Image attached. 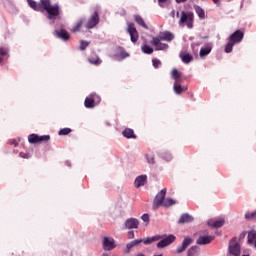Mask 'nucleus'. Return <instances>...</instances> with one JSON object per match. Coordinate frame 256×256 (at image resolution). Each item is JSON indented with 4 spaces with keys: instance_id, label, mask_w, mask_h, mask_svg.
Here are the masks:
<instances>
[{
    "instance_id": "37998d69",
    "label": "nucleus",
    "mask_w": 256,
    "mask_h": 256,
    "mask_svg": "<svg viewBox=\"0 0 256 256\" xmlns=\"http://www.w3.org/2000/svg\"><path fill=\"white\" fill-rule=\"evenodd\" d=\"M141 219L146 223V225H149V214H143Z\"/></svg>"
},
{
    "instance_id": "864d4df0",
    "label": "nucleus",
    "mask_w": 256,
    "mask_h": 256,
    "mask_svg": "<svg viewBox=\"0 0 256 256\" xmlns=\"http://www.w3.org/2000/svg\"><path fill=\"white\" fill-rule=\"evenodd\" d=\"M0 63H3V58L0 57Z\"/></svg>"
},
{
    "instance_id": "5fc2aeb1",
    "label": "nucleus",
    "mask_w": 256,
    "mask_h": 256,
    "mask_svg": "<svg viewBox=\"0 0 256 256\" xmlns=\"http://www.w3.org/2000/svg\"><path fill=\"white\" fill-rule=\"evenodd\" d=\"M102 256H107V253H103Z\"/></svg>"
},
{
    "instance_id": "49530a36",
    "label": "nucleus",
    "mask_w": 256,
    "mask_h": 256,
    "mask_svg": "<svg viewBox=\"0 0 256 256\" xmlns=\"http://www.w3.org/2000/svg\"><path fill=\"white\" fill-rule=\"evenodd\" d=\"M170 17H172V19H175V10H172L170 12Z\"/></svg>"
},
{
    "instance_id": "3c124183",
    "label": "nucleus",
    "mask_w": 256,
    "mask_h": 256,
    "mask_svg": "<svg viewBox=\"0 0 256 256\" xmlns=\"http://www.w3.org/2000/svg\"><path fill=\"white\" fill-rule=\"evenodd\" d=\"M10 143H11V145H17V144L15 143V140H10Z\"/></svg>"
},
{
    "instance_id": "0eeeda50",
    "label": "nucleus",
    "mask_w": 256,
    "mask_h": 256,
    "mask_svg": "<svg viewBox=\"0 0 256 256\" xmlns=\"http://www.w3.org/2000/svg\"><path fill=\"white\" fill-rule=\"evenodd\" d=\"M51 136L50 135H42L39 136L37 134H30L28 136V141L31 144H37V143H47V141H50Z\"/></svg>"
},
{
    "instance_id": "a19ab883",
    "label": "nucleus",
    "mask_w": 256,
    "mask_h": 256,
    "mask_svg": "<svg viewBox=\"0 0 256 256\" xmlns=\"http://www.w3.org/2000/svg\"><path fill=\"white\" fill-rule=\"evenodd\" d=\"M147 162L150 163V165H153L155 163V156L151 154L146 155Z\"/></svg>"
},
{
    "instance_id": "1a4fd4ad",
    "label": "nucleus",
    "mask_w": 256,
    "mask_h": 256,
    "mask_svg": "<svg viewBox=\"0 0 256 256\" xmlns=\"http://www.w3.org/2000/svg\"><path fill=\"white\" fill-rule=\"evenodd\" d=\"M127 32L129 33L130 39L133 43L139 41V32L137 31V28H135L134 23H128Z\"/></svg>"
},
{
    "instance_id": "7ed1b4c3",
    "label": "nucleus",
    "mask_w": 256,
    "mask_h": 256,
    "mask_svg": "<svg viewBox=\"0 0 256 256\" xmlns=\"http://www.w3.org/2000/svg\"><path fill=\"white\" fill-rule=\"evenodd\" d=\"M179 25L180 27H186L188 29H193V23H195V14L191 11H182L180 13V19H179Z\"/></svg>"
},
{
    "instance_id": "9d476101",
    "label": "nucleus",
    "mask_w": 256,
    "mask_h": 256,
    "mask_svg": "<svg viewBox=\"0 0 256 256\" xmlns=\"http://www.w3.org/2000/svg\"><path fill=\"white\" fill-rule=\"evenodd\" d=\"M161 239V236H153V237H147V238H143V239H136L133 240V244L135 247H137V245H140V243H144V245H151V243H155V241H159Z\"/></svg>"
},
{
    "instance_id": "9b49d317",
    "label": "nucleus",
    "mask_w": 256,
    "mask_h": 256,
    "mask_svg": "<svg viewBox=\"0 0 256 256\" xmlns=\"http://www.w3.org/2000/svg\"><path fill=\"white\" fill-rule=\"evenodd\" d=\"M161 39L157 37H153L150 41L151 45L155 47L156 51H166V49H169V45L165 43H161Z\"/></svg>"
},
{
    "instance_id": "ddd939ff",
    "label": "nucleus",
    "mask_w": 256,
    "mask_h": 256,
    "mask_svg": "<svg viewBox=\"0 0 256 256\" xmlns=\"http://www.w3.org/2000/svg\"><path fill=\"white\" fill-rule=\"evenodd\" d=\"M99 25V13L94 12L93 15L88 19L86 24L87 29H93Z\"/></svg>"
},
{
    "instance_id": "c756f323",
    "label": "nucleus",
    "mask_w": 256,
    "mask_h": 256,
    "mask_svg": "<svg viewBox=\"0 0 256 256\" xmlns=\"http://www.w3.org/2000/svg\"><path fill=\"white\" fill-rule=\"evenodd\" d=\"M209 53H211V47L210 46H206L204 48L200 49V57H207V55H209Z\"/></svg>"
},
{
    "instance_id": "cd10ccee",
    "label": "nucleus",
    "mask_w": 256,
    "mask_h": 256,
    "mask_svg": "<svg viewBox=\"0 0 256 256\" xmlns=\"http://www.w3.org/2000/svg\"><path fill=\"white\" fill-rule=\"evenodd\" d=\"M183 91H185V89H183V87H181V84H179L178 81H175L174 93H176V95H181L183 93Z\"/></svg>"
},
{
    "instance_id": "2f4dec72",
    "label": "nucleus",
    "mask_w": 256,
    "mask_h": 256,
    "mask_svg": "<svg viewBox=\"0 0 256 256\" xmlns=\"http://www.w3.org/2000/svg\"><path fill=\"white\" fill-rule=\"evenodd\" d=\"M175 200L173 198H164V203H162V207H172V205H175Z\"/></svg>"
},
{
    "instance_id": "c9c22d12",
    "label": "nucleus",
    "mask_w": 256,
    "mask_h": 256,
    "mask_svg": "<svg viewBox=\"0 0 256 256\" xmlns=\"http://www.w3.org/2000/svg\"><path fill=\"white\" fill-rule=\"evenodd\" d=\"M71 128H62L59 130L58 135H69L71 133Z\"/></svg>"
},
{
    "instance_id": "c85d7f7f",
    "label": "nucleus",
    "mask_w": 256,
    "mask_h": 256,
    "mask_svg": "<svg viewBox=\"0 0 256 256\" xmlns=\"http://www.w3.org/2000/svg\"><path fill=\"white\" fill-rule=\"evenodd\" d=\"M88 62L91 63V65H101V63H103L99 56L88 58Z\"/></svg>"
},
{
    "instance_id": "ea45409f",
    "label": "nucleus",
    "mask_w": 256,
    "mask_h": 256,
    "mask_svg": "<svg viewBox=\"0 0 256 256\" xmlns=\"http://www.w3.org/2000/svg\"><path fill=\"white\" fill-rule=\"evenodd\" d=\"M88 47H89V42L81 40V42H80V51H85V49L88 48Z\"/></svg>"
},
{
    "instance_id": "79ce46f5",
    "label": "nucleus",
    "mask_w": 256,
    "mask_h": 256,
    "mask_svg": "<svg viewBox=\"0 0 256 256\" xmlns=\"http://www.w3.org/2000/svg\"><path fill=\"white\" fill-rule=\"evenodd\" d=\"M133 247H135V244L133 242H130L126 245V250L124 251V253H131V249H133Z\"/></svg>"
},
{
    "instance_id": "f8f14e48",
    "label": "nucleus",
    "mask_w": 256,
    "mask_h": 256,
    "mask_svg": "<svg viewBox=\"0 0 256 256\" xmlns=\"http://www.w3.org/2000/svg\"><path fill=\"white\" fill-rule=\"evenodd\" d=\"M103 249L104 251H113L115 249V239L111 237H104L103 238Z\"/></svg>"
},
{
    "instance_id": "72a5a7b5",
    "label": "nucleus",
    "mask_w": 256,
    "mask_h": 256,
    "mask_svg": "<svg viewBox=\"0 0 256 256\" xmlns=\"http://www.w3.org/2000/svg\"><path fill=\"white\" fill-rule=\"evenodd\" d=\"M141 50L145 53V55H151L153 53V48L149 45H143Z\"/></svg>"
},
{
    "instance_id": "f704fd0d",
    "label": "nucleus",
    "mask_w": 256,
    "mask_h": 256,
    "mask_svg": "<svg viewBox=\"0 0 256 256\" xmlns=\"http://www.w3.org/2000/svg\"><path fill=\"white\" fill-rule=\"evenodd\" d=\"M81 27H83V20H80L76 23V25L71 29L72 33H77Z\"/></svg>"
},
{
    "instance_id": "473e14b6",
    "label": "nucleus",
    "mask_w": 256,
    "mask_h": 256,
    "mask_svg": "<svg viewBox=\"0 0 256 256\" xmlns=\"http://www.w3.org/2000/svg\"><path fill=\"white\" fill-rule=\"evenodd\" d=\"M245 219H247V221H256V210L254 212H247Z\"/></svg>"
},
{
    "instance_id": "5701e85b",
    "label": "nucleus",
    "mask_w": 256,
    "mask_h": 256,
    "mask_svg": "<svg viewBox=\"0 0 256 256\" xmlns=\"http://www.w3.org/2000/svg\"><path fill=\"white\" fill-rule=\"evenodd\" d=\"M180 59L184 63L188 64V63H191V61H193V55H191L190 53H187V52H181Z\"/></svg>"
},
{
    "instance_id": "412c9836",
    "label": "nucleus",
    "mask_w": 256,
    "mask_h": 256,
    "mask_svg": "<svg viewBox=\"0 0 256 256\" xmlns=\"http://www.w3.org/2000/svg\"><path fill=\"white\" fill-rule=\"evenodd\" d=\"M145 183H147V176L141 175L135 179L134 185L137 189H139V187H143V185H145Z\"/></svg>"
},
{
    "instance_id": "423d86ee",
    "label": "nucleus",
    "mask_w": 256,
    "mask_h": 256,
    "mask_svg": "<svg viewBox=\"0 0 256 256\" xmlns=\"http://www.w3.org/2000/svg\"><path fill=\"white\" fill-rule=\"evenodd\" d=\"M166 195H167V188H163L161 191L158 192V194L155 196L153 201L152 208L154 210H157L158 208L163 206Z\"/></svg>"
},
{
    "instance_id": "a211bd4d",
    "label": "nucleus",
    "mask_w": 256,
    "mask_h": 256,
    "mask_svg": "<svg viewBox=\"0 0 256 256\" xmlns=\"http://www.w3.org/2000/svg\"><path fill=\"white\" fill-rule=\"evenodd\" d=\"M215 240V236H200L196 243L197 245H209V243H211V241Z\"/></svg>"
},
{
    "instance_id": "6e6552de",
    "label": "nucleus",
    "mask_w": 256,
    "mask_h": 256,
    "mask_svg": "<svg viewBox=\"0 0 256 256\" xmlns=\"http://www.w3.org/2000/svg\"><path fill=\"white\" fill-rule=\"evenodd\" d=\"M159 237H161V241L157 243V247L158 249H163L169 245H171V243H173L176 239L175 235L170 234L168 236H161L158 235Z\"/></svg>"
},
{
    "instance_id": "f3484780",
    "label": "nucleus",
    "mask_w": 256,
    "mask_h": 256,
    "mask_svg": "<svg viewBox=\"0 0 256 256\" xmlns=\"http://www.w3.org/2000/svg\"><path fill=\"white\" fill-rule=\"evenodd\" d=\"M209 227H214L215 229H219L220 227H223L225 225V219L219 218V219H210L208 221Z\"/></svg>"
},
{
    "instance_id": "c03bdc74",
    "label": "nucleus",
    "mask_w": 256,
    "mask_h": 256,
    "mask_svg": "<svg viewBox=\"0 0 256 256\" xmlns=\"http://www.w3.org/2000/svg\"><path fill=\"white\" fill-rule=\"evenodd\" d=\"M20 157H22V159H29V154L24 153V152H20Z\"/></svg>"
},
{
    "instance_id": "4d7b16f0",
    "label": "nucleus",
    "mask_w": 256,
    "mask_h": 256,
    "mask_svg": "<svg viewBox=\"0 0 256 256\" xmlns=\"http://www.w3.org/2000/svg\"><path fill=\"white\" fill-rule=\"evenodd\" d=\"M154 256H163V254H160V255H154Z\"/></svg>"
},
{
    "instance_id": "bb28decb",
    "label": "nucleus",
    "mask_w": 256,
    "mask_h": 256,
    "mask_svg": "<svg viewBox=\"0 0 256 256\" xmlns=\"http://www.w3.org/2000/svg\"><path fill=\"white\" fill-rule=\"evenodd\" d=\"M194 10L200 19H205V10L201 6H194Z\"/></svg>"
},
{
    "instance_id": "6ab92c4d",
    "label": "nucleus",
    "mask_w": 256,
    "mask_h": 256,
    "mask_svg": "<svg viewBox=\"0 0 256 256\" xmlns=\"http://www.w3.org/2000/svg\"><path fill=\"white\" fill-rule=\"evenodd\" d=\"M54 34L58 37V39H62V41H69L70 36L69 32L65 29L56 30Z\"/></svg>"
},
{
    "instance_id": "e433bc0d",
    "label": "nucleus",
    "mask_w": 256,
    "mask_h": 256,
    "mask_svg": "<svg viewBox=\"0 0 256 256\" xmlns=\"http://www.w3.org/2000/svg\"><path fill=\"white\" fill-rule=\"evenodd\" d=\"M188 256H195L197 255V246H192L188 252H187Z\"/></svg>"
},
{
    "instance_id": "39448f33",
    "label": "nucleus",
    "mask_w": 256,
    "mask_h": 256,
    "mask_svg": "<svg viewBox=\"0 0 256 256\" xmlns=\"http://www.w3.org/2000/svg\"><path fill=\"white\" fill-rule=\"evenodd\" d=\"M227 256H241V244L237 242V238L230 241Z\"/></svg>"
},
{
    "instance_id": "603ef678",
    "label": "nucleus",
    "mask_w": 256,
    "mask_h": 256,
    "mask_svg": "<svg viewBox=\"0 0 256 256\" xmlns=\"http://www.w3.org/2000/svg\"><path fill=\"white\" fill-rule=\"evenodd\" d=\"M167 0H158L159 3H165Z\"/></svg>"
},
{
    "instance_id": "7c9ffc66",
    "label": "nucleus",
    "mask_w": 256,
    "mask_h": 256,
    "mask_svg": "<svg viewBox=\"0 0 256 256\" xmlns=\"http://www.w3.org/2000/svg\"><path fill=\"white\" fill-rule=\"evenodd\" d=\"M171 77H172V79H174V81L179 82V79H181V73H179V70H177V69H172Z\"/></svg>"
},
{
    "instance_id": "4468645a",
    "label": "nucleus",
    "mask_w": 256,
    "mask_h": 256,
    "mask_svg": "<svg viewBox=\"0 0 256 256\" xmlns=\"http://www.w3.org/2000/svg\"><path fill=\"white\" fill-rule=\"evenodd\" d=\"M157 39H160V41H168V43H171L173 39H175V35L169 31L160 32Z\"/></svg>"
},
{
    "instance_id": "6e6d98bb",
    "label": "nucleus",
    "mask_w": 256,
    "mask_h": 256,
    "mask_svg": "<svg viewBox=\"0 0 256 256\" xmlns=\"http://www.w3.org/2000/svg\"><path fill=\"white\" fill-rule=\"evenodd\" d=\"M176 16L179 17V12L176 13Z\"/></svg>"
},
{
    "instance_id": "a878e982",
    "label": "nucleus",
    "mask_w": 256,
    "mask_h": 256,
    "mask_svg": "<svg viewBox=\"0 0 256 256\" xmlns=\"http://www.w3.org/2000/svg\"><path fill=\"white\" fill-rule=\"evenodd\" d=\"M248 243L249 245H253L256 248V232L255 230H251L248 232Z\"/></svg>"
},
{
    "instance_id": "a18cd8bd",
    "label": "nucleus",
    "mask_w": 256,
    "mask_h": 256,
    "mask_svg": "<svg viewBox=\"0 0 256 256\" xmlns=\"http://www.w3.org/2000/svg\"><path fill=\"white\" fill-rule=\"evenodd\" d=\"M128 239H135V232L129 231L128 232Z\"/></svg>"
},
{
    "instance_id": "dca6fc26",
    "label": "nucleus",
    "mask_w": 256,
    "mask_h": 256,
    "mask_svg": "<svg viewBox=\"0 0 256 256\" xmlns=\"http://www.w3.org/2000/svg\"><path fill=\"white\" fill-rule=\"evenodd\" d=\"M191 243H193V239H191L190 237H185L182 242V245L176 249V253L178 254L183 253V251H185L187 247L191 245Z\"/></svg>"
},
{
    "instance_id": "f257e3e1",
    "label": "nucleus",
    "mask_w": 256,
    "mask_h": 256,
    "mask_svg": "<svg viewBox=\"0 0 256 256\" xmlns=\"http://www.w3.org/2000/svg\"><path fill=\"white\" fill-rule=\"evenodd\" d=\"M27 3L31 9L34 11H39L40 13H47V19L50 21H53L61 15V8L59 7V4L51 5V0H40L39 3H37L34 0H27Z\"/></svg>"
},
{
    "instance_id": "09e8293b",
    "label": "nucleus",
    "mask_w": 256,
    "mask_h": 256,
    "mask_svg": "<svg viewBox=\"0 0 256 256\" xmlns=\"http://www.w3.org/2000/svg\"><path fill=\"white\" fill-rule=\"evenodd\" d=\"M215 5H220V0H212Z\"/></svg>"
},
{
    "instance_id": "8fccbe9b",
    "label": "nucleus",
    "mask_w": 256,
    "mask_h": 256,
    "mask_svg": "<svg viewBox=\"0 0 256 256\" xmlns=\"http://www.w3.org/2000/svg\"><path fill=\"white\" fill-rule=\"evenodd\" d=\"M187 0H176V3H185Z\"/></svg>"
},
{
    "instance_id": "4c0bfd02",
    "label": "nucleus",
    "mask_w": 256,
    "mask_h": 256,
    "mask_svg": "<svg viewBox=\"0 0 256 256\" xmlns=\"http://www.w3.org/2000/svg\"><path fill=\"white\" fill-rule=\"evenodd\" d=\"M9 55V48L0 47V56L7 57Z\"/></svg>"
},
{
    "instance_id": "2eb2a0df",
    "label": "nucleus",
    "mask_w": 256,
    "mask_h": 256,
    "mask_svg": "<svg viewBox=\"0 0 256 256\" xmlns=\"http://www.w3.org/2000/svg\"><path fill=\"white\" fill-rule=\"evenodd\" d=\"M125 229H139L137 218H129L125 221Z\"/></svg>"
},
{
    "instance_id": "58836bf2",
    "label": "nucleus",
    "mask_w": 256,
    "mask_h": 256,
    "mask_svg": "<svg viewBox=\"0 0 256 256\" xmlns=\"http://www.w3.org/2000/svg\"><path fill=\"white\" fill-rule=\"evenodd\" d=\"M152 65H153L154 69H159L161 66V60L154 58L152 60Z\"/></svg>"
},
{
    "instance_id": "20e7f679",
    "label": "nucleus",
    "mask_w": 256,
    "mask_h": 256,
    "mask_svg": "<svg viewBox=\"0 0 256 256\" xmlns=\"http://www.w3.org/2000/svg\"><path fill=\"white\" fill-rule=\"evenodd\" d=\"M99 103H101V97L97 93H92L85 98L84 106L86 109H93V107L99 105Z\"/></svg>"
},
{
    "instance_id": "de8ad7c7",
    "label": "nucleus",
    "mask_w": 256,
    "mask_h": 256,
    "mask_svg": "<svg viewBox=\"0 0 256 256\" xmlns=\"http://www.w3.org/2000/svg\"><path fill=\"white\" fill-rule=\"evenodd\" d=\"M245 235H247V233L246 232H242L241 235H240L241 239H245Z\"/></svg>"
},
{
    "instance_id": "aec40b11",
    "label": "nucleus",
    "mask_w": 256,
    "mask_h": 256,
    "mask_svg": "<svg viewBox=\"0 0 256 256\" xmlns=\"http://www.w3.org/2000/svg\"><path fill=\"white\" fill-rule=\"evenodd\" d=\"M116 61H123V59H127L129 57V53L125 52L123 48L119 47L118 48V53L114 55Z\"/></svg>"
},
{
    "instance_id": "4be33fe9",
    "label": "nucleus",
    "mask_w": 256,
    "mask_h": 256,
    "mask_svg": "<svg viewBox=\"0 0 256 256\" xmlns=\"http://www.w3.org/2000/svg\"><path fill=\"white\" fill-rule=\"evenodd\" d=\"M193 221V216L184 213L180 216L179 220H178V224L179 225H183V223H191Z\"/></svg>"
},
{
    "instance_id": "f03ea898",
    "label": "nucleus",
    "mask_w": 256,
    "mask_h": 256,
    "mask_svg": "<svg viewBox=\"0 0 256 256\" xmlns=\"http://www.w3.org/2000/svg\"><path fill=\"white\" fill-rule=\"evenodd\" d=\"M244 37H245V29H239L234 31L228 37V43L225 45V53H231V51H233V47H235V45H238V43H241Z\"/></svg>"
},
{
    "instance_id": "b1692460",
    "label": "nucleus",
    "mask_w": 256,
    "mask_h": 256,
    "mask_svg": "<svg viewBox=\"0 0 256 256\" xmlns=\"http://www.w3.org/2000/svg\"><path fill=\"white\" fill-rule=\"evenodd\" d=\"M122 134L124 137H126V139H137V136L135 135V132L133 131V129L126 128L122 132Z\"/></svg>"
},
{
    "instance_id": "393cba45",
    "label": "nucleus",
    "mask_w": 256,
    "mask_h": 256,
    "mask_svg": "<svg viewBox=\"0 0 256 256\" xmlns=\"http://www.w3.org/2000/svg\"><path fill=\"white\" fill-rule=\"evenodd\" d=\"M134 21L135 23H137V25L143 27V29H149V27H147V24L145 23V20H143V17H141L140 15H135Z\"/></svg>"
}]
</instances>
